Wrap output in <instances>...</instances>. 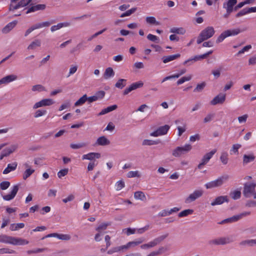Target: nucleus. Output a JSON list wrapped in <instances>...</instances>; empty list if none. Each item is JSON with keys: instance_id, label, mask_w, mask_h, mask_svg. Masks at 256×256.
<instances>
[{"instance_id": "obj_1", "label": "nucleus", "mask_w": 256, "mask_h": 256, "mask_svg": "<svg viewBox=\"0 0 256 256\" xmlns=\"http://www.w3.org/2000/svg\"><path fill=\"white\" fill-rule=\"evenodd\" d=\"M0 242L13 245H25L28 244V241L21 238H17L6 234H1Z\"/></svg>"}, {"instance_id": "obj_2", "label": "nucleus", "mask_w": 256, "mask_h": 256, "mask_svg": "<svg viewBox=\"0 0 256 256\" xmlns=\"http://www.w3.org/2000/svg\"><path fill=\"white\" fill-rule=\"evenodd\" d=\"M215 30L212 26H208L203 30L197 38V44H200L204 41L212 38L214 34Z\"/></svg>"}, {"instance_id": "obj_3", "label": "nucleus", "mask_w": 256, "mask_h": 256, "mask_svg": "<svg viewBox=\"0 0 256 256\" xmlns=\"http://www.w3.org/2000/svg\"><path fill=\"white\" fill-rule=\"evenodd\" d=\"M229 176L227 174L218 177L215 180L209 182L204 184L206 189H210L221 186L224 182L228 180Z\"/></svg>"}, {"instance_id": "obj_4", "label": "nucleus", "mask_w": 256, "mask_h": 256, "mask_svg": "<svg viewBox=\"0 0 256 256\" xmlns=\"http://www.w3.org/2000/svg\"><path fill=\"white\" fill-rule=\"evenodd\" d=\"M192 146L190 144H186L184 146H178L172 152V155L175 157H180L192 150Z\"/></svg>"}, {"instance_id": "obj_5", "label": "nucleus", "mask_w": 256, "mask_h": 256, "mask_svg": "<svg viewBox=\"0 0 256 256\" xmlns=\"http://www.w3.org/2000/svg\"><path fill=\"white\" fill-rule=\"evenodd\" d=\"M12 0L9 7L10 10H14L20 8L24 7L30 3L32 0Z\"/></svg>"}, {"instance_id": "obj_6", "label": "nucleus", "mask_w": 256, "mask_h": 256, "mask_svg": "<svg viewBox=\"0 0 256 256\" xmlns=\"http://www.w3.org/2000/svg\"><path fill=\"white\" fill-rule=\"evenodd\" d=\"M256 184L253 182L246 183L244 185L243 194L246 198H250L254 193Z\"/></svg>"}, {"instance_id": "obj_7", "label": "nucleus", "mask_w": 256, "mask_h": 256, "mask_svg": "<svg viewBox=\"0 0 256 256\" xmlns=\"http://www.w3.org/2000/svg\"><path fill=\"white\" fill-rule=\"evenodd\" d=\"M204 192L202 190H195L192 193L190 194L186 199L185 202L186 204L190 203L199 198L201 197L203 194Z\"/></svg>"}, {"instance_id": "obj_8", "label": "nucleus", "mask_w": 256, "mask_h": 256, "mask_svg": "<svg viewBox=\"0 0 256 256\" xmlns=\"http://www.w3.org/2000/svg\"><path fill=\"white\" fill-rule=\"evenodd\" d=\"M250 212H244L240 214L235 215L232 217L226 218L223 220L220 224H222L226 222H236L244 216L250 215Z\"/></svg>"}, {"instance_id": "obj_9", "label": "nucleus", "mask_w": 256, "mask_h": 256, "mask_svg": "<svg viewBox=\"0 0 256 256\" xmlns=\"http://www.w3.org/2000/svg\"><path fill=\"white\" fill-rule=\"evenodd\" d=\"M170 128V126L166 124L159 127L156 130L152 132L150 135L154 137L164 135L167 134Z\"/></svg>"}, {"instance_id": "obj_10", "label": "nucleus", "mask_w": 256, "mask_h": 256, "mask_svg": "<svg viewBox=\"0 0 256 256\" xmlns=\"http://www.w3.org/2000/svg\"><path fill=\"white\" fill-rule=\"evenodd\" d=\"M232 240L230 238H219L216 239L212 240L209 243L211 244L224 245L232 242Z\"/></svg>"}, {"instance_id": "obj_11", "label": "nucleus", "mask_w": 256, "mask_h": 256, "mask_svg": "<svg viewBox=\"0 0 256 256\" xmlns=\"http://www.w3.org/2000/svg\"><path fill=\"white\" fill-rule=\"evenodd\" d=\"M54 103V102L52 99L51 98H45L40 100L38 102H36L34 106V109H36L40 107L45 106H50L53 104Z\"/></svg>"}, {"instance_id": "obj_12", "label": "nucleus", "mask_w": 256, "mask_h": 256, "mask_svg": "<svg viewBox=\"0 0 256 256\" xmlns=\"http://www.w3.org/2000/svg\"><path fill=\"white\" fill-rule=\"evenodd\" d=\"M144 85V83L142 81H139L132 83L128 88H126L124 91V94L126 95L132 90H135L138 88H142Z\"/></svg>"}, {"instance_id": "obj_13", "label": "nucleus", "mask_w": 256, "mask_h": 256, "mask_svg": "<svg viewBox=\"0 0 256 256\" xmlns=\"http://www.w3.org/2000/svg\"><path fill=\"white\" fill-rule=\"evenodd\" d=\"M18 190V185L14 186L10 193L2 196L4 200L9 201L12 200L16 196Z\"/></svg>"}, {"instance_id": "obj_14", "label": "nucleus", "mask_w": 256, "mask_h": 256, "mask_svg": "<svg viewBox=\"0 0 256 256\" xmlns=\"http://www.w3.org/2000/svg\"><path fill=\"white\" fill-rule=\"evenodd\" d=\"M105 95V92L103 90L99 91L95 95L92 96H87V101L89 104L94 102L102 98Z\"/></svg>"}, {"instance_id": "obj_15", "label": "nucleus", "mask_w": 256, "mask_h": 256, "mask_svg": "<svg viewBox=\"0 0 256 256\" xmlns=\"http://www.w3.org/2000/svg\"><path fill=\"white\" fill-rule=\"evenodd\" d=\"M226 100V94H220L215 96L210 102L212 105L214 106L217 104H222Z\"/></svg>"}, {"instance_id": "obj_16", "label": "nucleus", "mask_w": 256, "mask_h": 256, "mask_svg": "<svg viewBox=\"0 0 256 256\" xmlns=\"http://www.w3.org/2000/svg\"><path fill=\"white\" fill-rule=\"evenodd\" d=\"M16 148L17 146L16 145H12L10 147L4 149L1 152L0 160H2L4 157L9 156L10 154L13 152Z\"/></svg>"}, {"instance_id": "obj_17", "label": "nucleus", "mask_w": 256, "mask_h": 256, "mask_svg": "<svg viewBox=\"0 0 256 256\" xmlns=\"http://www.w3.org/2000/svg\"><path fill=\"white\" fill-rule=\"evenodd\" d=\"M100 158V154L98 152H90L88 154H84L82 156V160H96L95 159H98Z\"/></svg>"}, {"instance_id": "obj_18", "label": "nucleus", "mask_w": 256, "mask_h": 256, "mask_svg": "<svg viewBox=\"0 0 256 256\" xmlns=\"http://www.w3.org/2000/svg\"><path fill=\"white\" fill-rule=\"evenodd\" d=\"M17 78V76L14 74L6 76L0 80V85L8 84L10 82L16 80Z\"/></svg>"}, {"instance_id": "obj_19", "label": "nucleus", "mask_w": 256, "mask_h": 256, "mask_svg": "<svg viewBox=\"0 0 256 256\" xmlns=\"http://www.w3.org/2000/svg\"><path fill=\"white\" fill-rule=\"evenodd\" d=\"M168 235V234H165L160 236L154 238L152 241L148 243V244L149 248L154 247V246L160 244L162 241L166 238H167Z\"/></svg>"}, {"instance_id": "obj_20", "label": "nucleus", "mask_w": 256, "mask_h": 256, "mask_svg": "<svg viewBox=\"0 0 256 256\" xmlns=\"http://www.w3.org/2000/svg\"><path fill=\"white\" fill-rule=\"evenodd\" d=\"M236 0H228L226 3H224V8H226L228 12H232L234 6L236 4Z\"/></svg>"}, {"instance_id": "obj_21", "label": "nucleus", "mask_w": 256, "mask_h": 256, "mask_svg": "<svg viewBox=\"0 0 256 256\" xmlns=\"http://www.w3.org/2000/svg\"><path fill=\"white\" fill-rule=\"evenodd\" d=\"M228 202V198L227 196H220L215 198V200L212 202L211 205L212 206L216 205H219L223 204L224 202Z\"/></svg>"}, {"instance_id": "obj_22", "label": "nucleus", "mask_w": 256, "mask_h": 256, "mask_svg": "<svg viewBox=\"0 0 256 256\" xmlns=\"http://www.w3.org/2000/svg\"><path fill=\"white\" fill-rule=\"evenodd\" d=\"M180 56V54H177L173 55H170L168 56H164L162 59V62L164 64L168 63L170 62L175 60Z\"/></svg>"}, {"instance_id": "obj_23", "label": "nucleus", "mask_w": 256, "mask_h": 256, "mask_svg": "<svg viewBox=\"0 0 256 256\" xmlns=\"http://www.w3.org/2000/svg\"><path fill=\"white\" fill-rule=\"evenodd\" d=\"M17 166L18 164L16 162H14L12 164H8L7 167L3 171V174H6L11 172L14 171L16 170Z\"/></svg>"}, {"instance_id": "obj_24", "label": "nucleus", "mask_w": 256, "mask_h": 256, "mask_svg": "<svg viewBox=\"0 0 256 256\" xmlns=\"http://www.w3.org/2000/svg\"><path fill=\"white\" fill-rule=\"evenodd\" d=\"M110 144V141L105 136H102L99 137L96 142V144L98 146H106Z\"/></svg>"}, {"instance_id": "obj_25", "label": "nucleus", "mask_w": 256, "mask_h": 256, "mask_svg": "<svg viewBox=\"0 0 256 256\" xmlns=\"http://www.w3.org/2000/svg\"><path fill=\"white\" fill-rule=\"evenodd\" d=\"M216 152V149H214L211 150L210 152L206 153L202 157V160L206 164L209 162L210 159L213 156Z\"/></svg>"}, {"instance_id": "obj_26", "label": "nucleus", "mask_w": 256, "mask_h": 256, "mask_svg": "<svg viewBox=\"0 0 256 256\" xmlns=\"http://www.w3.org/2000/svg\"><path fill=\"white\" fill-rule=\"evenodd\" d=\"M46 8V5L43 4H38L36 6H34L30 8L27 12L26 14H28L32 12H36L39 10H44Z\"/></svg>"}, {"instance_id": "obj_27", "label": "nucleus", "mask_w": 256, "mask_h": 256, "mask_svg": "<svg viewBox=\"0 0 256 256\" xmlns=\"http://www.w3.org/2000/svg\"><path fill=\"white\" fill-rule=\"evenodd\" d=\"M200 58L198 55H196L194 56L193 58H190L189 59L185 60L183 62V65L186 66H190L194 62H197L198 60H200Z\"/></svg>"}, {"instance_id": "obj_28", "label": "nucleus", "mask_w": 256, "mask_h": 256, "mask_svg": "<svg viewBox=\"0 0 256 256\" xmlns=\"http://www.w3.org/2000/svg\"><path fill=\"white\" fill-rule=\"evenodd\" d=\"M70 26V23L68 22L59 23L56 25L52 26L50 28V30L52 32H55L60 29L63 27H67Z\"/></svg>"}, {"instance_id": "obj_29", "label": "nucleus", "mask_w": 256, "mask_h": 256, "mask_svg": "<svg viewBox=\"0 0 256 256\" xmlns=\"http://www.w3.org/2000/svg\"><path fill=\"white\" fill-rule=\"evenodd\" d=\"M41 46V41L40 40H36L28 46V50H34Z\"/></svg>"}, {"instance_id": "obj_30", "label": "nucleus", "mask_w": 256, "mask_h": 256, "mask_svg": "<svg viewBox=\"0 0 256 256\" xmlns=\"http://www.w3.org/2000/svg\"><path fill=\"white\" fill-rule=\"evenodd\" d=\"M35 170L33 168H28V169H26L22 173V179L24 180H26L30 176H32Z\"/></svg>"}, {"instance_id": "obj_31", "label": "nucleus", "mask_w": 256, "mask_h": 256, "mask_svg": "<svg viewBox=\"0 0 256 256\" xmlns=\"http://www.w3.org/2000/svg\"><path fill=\"white\" fill-rule=\"evenodd\" d=\"M117 106L116 104L112 105L105 108L98 114L99 116L105 114L108 112H110L112 110H115L117 108Z\"/></svg>"}, {"instance_id": "obj_32", "label": "nucleus", "mask_w": 256, "mask_h": 256, "mask_svg": "<svg viewBox=\"0 0 256 256\" xmlns=\"http://www.w3.org/2000/svg\"><path fill=\"white\" fill-rule=\"evenodd\" d=\"M54 22V20H52L51 22L47 21V22L38 23L34 26L35 29L36 30V29L40 28H42L44 27H48L52 24H53Z\"/></svg>"}, {"instance_id": "obj_33", "label": "nucleus", "mask_w": 256, "mask_h": 256, "mask_svg": "<svg viewBox=\"0 0 256 256\" xmlns=\"http://www.w3.org/2000/svg\"><path fill=\"white\" fill-rule=\"evenodd\" d=\"M114 76V72L112 68H106L104 74V77L105 79H108L110 78L113 77Z\"/></svg>"}, {"instance_id": "obj_34", "label": "nucleus", "mask_w": 256, "mask_h": 256, "mask_svg": "<svg viewBox=\"0 0 256 256\" xmlns=\"http://www.w3.org/2000/svg\"><path fill=\"white\" fill-rule=\"evenodd\" d=\"M146 22L148 24L156 26L160 25V22L157 21L154 16H147L146 18Z\"/></svg>"}, {"instance_id": "obj_35", "label": "nucleus", "mask_w": 256, "mask_h": 256, "mask_svg": "<svg viewBox=\"0 0 256 256\" xmlns=\"http://www.w3.org/2000/svg\"><path fill=\"white\" fill-rule=\"evenodd\" d=\"M170 32L173 34H184L186 32V30L183 28L174 27L170 28Z\"/></svg>"}, {"instance_id": "obj_36", "label": "nucleus", "mask_w": 256, "mask_h": 256, "mask_svg": "<svg viewBox=\"0 0 256 256\" xmlns=\"http://www.w3.org/2000/svg\"><path fill=\"white\" fill-rule=\"evenodd\" d=\"M228 154L226 152H222L220 156V160L223 164H226L228 161Z\"/></svg>"}, {"instance_id": "obj_37", "label": "nucleus", "mask_w": 256, "mask_h": 256, "mask_svg": "<svg viewBox=\"0 0 256 256\" xmlns=\"http://www.w3.org/2000/svg\"><path fill=\"white\" fill-rule=\"evenodd\" d=\"M16 22H12L8 23L6 26H4L2 29L3 33H8L10 30H12L16 25Z\"/></svg>"}, {"instance_id": "obj_38", "label": "nucleus", "mask_w": 256, "mask_h": 256, "mask_svg": "<svg viewBox=\"0 0 256 256\" xmlns=\"http://www.w3.org/2000/svg\"><path fill=\"white\" fill-rule=\"evenodd\" d=\"M24 227V223L12 224L10 225V229L12 231H16Z\"/></svg>"}, {"instance_id": "obj_39", "label": "nucleus", "mask_w": 256, "mask_h": 256, "mask_svg": "<svg viewBox=\"0 0 256 256\" xmlns=\"http://www.w3.org/2000/svg\"><path fill=\"white\" fill-rule=\"evenodd\" d=\"M255 156L253 154L250 155L244 154L243 158V163L244 164H247L251 162L254 160Z\"/></svg>"}, {"instance_id": "obj_40", "label": "nucleus", "mask_w": 256, "mask_h": 256, "mask_svg": "<svg viewBox=\"0 0 256 256\" xmlns=\"http://www.w3.org/2000/svg\"><path fill=\"white\" fill-rule=\"evenodd\" d=\"M226 34L228 36H234L236 35H238L240 32V30L239 28H235L233 30H225Z\"/></svg>"}, {"instance_id": "obj_41", "label": "nucleus", "mask_w": 256, "mask_h": 256, "mask_svg": "<svg viewBox=\"0 0 256 256\" xmlns=\"http://www.w3.org/2000/svg\"><path fill=\"white\" fill-rule=\"evenodd\" d=\"M144 241V238H138L134 241L128 242V245L130 246V247H134L135 246H138V244L142 243Z\"/></svg>"}, {"instance_id": "obj_42", "label": "nucleus", "mask_w": 256, "mask_h": 256, "mask_svg": "<svg viewBox=\"0 0 256 256\" xmlns=\"http://www.w3.org/2000/svg\"><path fill=\"white\" fill-rule=\"evenodd\" d=\"M87 101V95L86 94L83 95L74 104L76 106H82Z\"/></svg>"}, {"instance_id": "obj_43", "label": "nucleus", "mask_w": 256, "mask_h": 256, "mask_svg": "<svg viewBox=\"0 0 256 256\" xmlns=\"http://www.w3.org/2000/svg\"><path fill=\"white\" fill-rule=\"evenodd\" d=\"M111 225L110 222H104L100 224L96 228V230L99 232H100L102 230H106L107 228V227L108 226H110Z\"/></svg>"}, {"instance_id": "obj_44", "label": "nucleus", "mask_w": 256, "mask_h": 256, "mask_svg": "<svg viewBox=\"0 0 256 256\" xmlns=\"http://www.w3.org/2000/svg\"><path fill=\"white\" fill-rule=\"evenodd\" d=\"M126 79H120L115 84V86L117 88L122 89L126 85Z\"/></svg>"}, {"instance_id": "obj_45", "label": "nucleus", "mask_w": 256, "mask_h": 256, "mask_svg": "<svg viewBox=\"0 0 256 256\" xmlns=\"http://www.w3.org/2000/svg\"><path fill=\"white\" fill-rule=\"evenodd\" d=\"M134 198L136 200H144L146 198L144 193L140 191L136 192L134 194Z\"/></svg>"}, {"instance_id": "obj_46", "label": "nucleus", "mask_w": 256, "mask_h": 256, "mask_svg": "<svg viewBox=\"0 0 256 256\" xmlns=\"http://www.w3.org/2000/svg\"><path fill=\"white\" fill-rule=\"evenodd\" d=\"M194 211L192 210L188 209L182 210L178 214V216L180 218L186 216L188 215L192 214Z\"/></svg>"}, {"instance_id": "obj_47", "label": "nucleus", "mask_w": 256, "mask_h": 256, "mask_svg": "<svg viewBox=\"0 0 256 256\" xmlns=\"http://www.w3.org/2000/svg\"><path fill=\"white\" fill-rule=\"evenodd\" d=\"M242 146L240 144H236L232 145V148L230 149V154H238V149L241 148Z\"/></svg>"}, {"instance_id": "obj_48", "label": "nucleus", "mask_w": 256, "mask_h": 256, "mask_svg": "<svg viewBox=\"0 0 256 256\" xmlns=\"http://www.w3.org/2000/svg\"><path fill=\"white\" fill-rule=\"evenodd\" d=\"M191 78H192V76L190 75H189L186 76H183L177 81V82H176L177 84L178 85L181 84L186 82L190 80H191Z\"/></svg>"}, {"instance_id": "obj_49", "label": "nucleus", "mask_w": 256, "mask_h": 256, "mask_svg": "<svg viewBox=\"0 0 256 256\" xmlns=\"http://www.w3.org/2000/svg\"><path fill=\"white\" fill-rule=\"evenodd\" d=\"M125 186V184L124 181L120 180L117 182L116 184L115 187L116 190H120Z\"/></svg>"}, {"instance_id": "obj_50", "label": "nucleus", "mask_w": 256, "mask_h": 256, "mask_svg": "<svg viewBox=\"0 0 256 256\" xmlns=\"http://www.w3.org/2000/svg\"><path fill=\"white\" fill-rule=\"evenodd\" d=\"M240 245H246L248 244L250 246H254V244H256V240H246L240 243Z\"/></svg>"}, {"instance_id": "obj_51", "label": "nucleus", "mask_w": 256, "mask_h": 256, "mask_svg": "<svg viewBox=\"0 0 256 256\" xmlns=\"http://www.w3.org/2000/svg\"><path fill=\"white\" fill-rule=\"evenodd\" d=\"M136 8H132L131 9L127 10L125 12L122 13L120 15V17L124 18L125 16H130V15H131L132 14H133L136 10Z\"/></svg>"}, {"instance_id": "obj_52", "label": "nucleus", "mask_w": 256, "mask_h": 256, "mask_svg": "<svg viewBox=\"0 0 256 256\" xmlns=\"http://www.w3.org/2000/svg\"><path fill=\"white\" fill-rule=\"evenodd\" d=\"M127 177L128 178H134V177H140V174L138 171H130L127 174Z\"/></svg>"}, {"instance_id": "obj_53", "label": "nucleus", "mask_w": 256, "mask_h": 256, "mask_svg": "<svg viewBox=\"0 0 256 256\" xmlns=\"http://www.w3.org/2000/svg\"><path fill=\"white\" fill-rule=\"evenodd\" d=\"M230 196L234 200H238L240 198L241 192L240 190H234L230 194Z\"/></svg>"}, {"instance_id": "obj_54", "label": "nucleus", "mask_w": 256, "mask_h": 256, "mask_svg": "<svg viewBox=\"0 0 256 256\" xmlns=\"http://www.w3.org/2000/svg\"><path fill=\"white\" fill-rule=\"evenodd\" d=\"M227 37L228 36L226 34V32L225 31H224L218 36L216 40V42L218 44L221 42Z\"/></svg>"}, {"instance_id": "obj_55", "label": "nucleus", "mask_w": 256, "mask_h": 256, "mask_svg": "<svg viewBox=\"0 0 256 256\" xmlns=\"http://www.w3.org/2000/svg\"><path fill=\"white\" fill-rule=\"evenodd\" d=\"M32 90L34 92L38 91V92H42L45 90V88L42 85L40 84H36L32 88Z\"/></svg>"}, {"instance_id": "obj_56", "label": "nucleus", "mask_w": 256, "mask_h": 256, "mask_svg": "<svg viewBox=\"0 0 256 256\" xmlns=\"http://www.w3.org/2000/svg\"><path fill=\"white\" fill-rule=\"evenodd\" d=\"M68 172V168H64L60 170L58 172V176L59 178H62V176H66Z\"/></svg>"}, {"instance_id": "obj_57", "label": "nucleus", "mask_w": 256, "mask_h": 256, "mask_svg": "<svg viewBox=\"0 0 256 256\" xmlns=\"http://www.w3.org/2000/svg\"><path fill=\"white\" fill-rule=\"evenodd\" d=\"M206 86V83L203 82L201 84H198L196 88L194 89V92H199L202 91Z\"/></svg>"}, {"instance_id": "obj_58", "label": "nucleus", "mask_w": 256, "mask_h": 256, "mask_svg": "<svg viewBox=\"0 0 256 256\" xmlns=\"http://www.w3.org/2000/svg\"><path fill=\"white\" fill-rule=\"evenodd\" d=\"M98 164V162L96 160L90 162L88 166V171H91L94 170V168Z\"/></svg>"}, {"instance_id": "obj_59", "label": "nucleus", "mask_w": 256, "mask_h": 256, "mask_svg": "<svg viewBox=\"0 0 256 256\" xmlns=\"http://www.w3.org/2000/svg\"><path fill=\"white\" fill-rule=\"evenodd\" d=\"M46 112H47L46 110H38L35 112L34 116L36 118H38L46 114Z\"/></svg>"}, {"instance_id": "obj_60", "label": "nucleus", "mask_w": 256, "mask_h": 256, "mask_svg": "<svg viewBox=\"0 0 256 256\" xmlns=\"http://www.w3.org/2000/svg\"><path fill=\"white\" fill-rule=\"evenodd\" d=\"M71 237L68 234H58V238L61 240H68L70 239Z\"/></svg>"}, {"instance_id": "obj_61", "label": "nucleus", "mask_w": 256, "mask_h": 256, "mask_svg": "<svg viewBox=\"0 0 256 256\" xmlns=\"http://www.w3.org/2000/svg\"><path fill=\"white\" fill-rule=\"evenodd\" d=\"M14 253H15V251L12 250H11V249H9V248H0V254H14Z\"/></svg>"}, {"instance_id": "obj_62", "label": "nucleus", "mask_w": 256, "mask_h": 256, "mask_svg": "<svg viewBox=\"0 0 256 256\" xmlns=\"http://www.w3.org/2000/svg\"><path fill=\"white\" fill-rule=\"evenodd\" d=\"M10 186V182L8 181H4L0 184V188L2 190L7 189Z\"/></svg>"}, {"instance_id": "obj_63", "label": "nucleus", "mask_w": 256, "mask_h": 256, "mask_svg": "<svg viewBox=\"0 0 256 256\" xmlns=\"http://www.w3.org/2000/svg\"><path fill=\"white\" fill-rule=\"evenodd\" d=\"M86 146L84 143H79V144H72L70 145L71 148L73 149H78Z\"/></svg>"}, {"instance_id": "obj_64", "label": "nucleus", "mask_w": 256, "mask_h": 256, "mask_svg": "<svg viewBox=\"0 0 256 256\" xmlns=\"http://www.w3.org/2000/svg\"><path fill=\"white\" fill-rule=\"evenodd\" d=\"M2 222L1 226V228H5L10 222V219L9 218L4 217L2 218Z\"/></svg>"}]
</instances>
